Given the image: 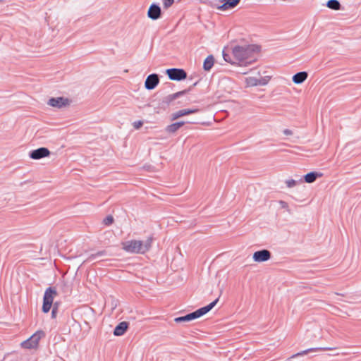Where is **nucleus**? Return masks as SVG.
Wrapping results in <instances>:
<instances>
[{
    "label": "nucleus",
    "instance_id": "nucleus-1",
    "mask_svg": "<svg viewBox=\"0 0 361 361\" xmlns=\"http://www.w3.org/2000/svg\"><path fill=\"white\" fill-rule=\"evenodd\" d=\"M259 50V47L256 44L236 45L233 47L232 54L238 64L247 66L257 60L256 54Z\"/></svg>",
    "mask_w": 361,
    "mask_h": 361
},
{
    "label": "nucleus",
    "instance_id": "nucleus-2",
    "mask_svg": "<svg viewBox=\"0 0 361 361\" xmlns=\"http://www.w3.org/2000/svg\"><path fill=\"white\" fill-rule=\"evenodd\" d=\"M154 240L152 235L147 238L144 241L138 240H130L122 243L123 250L131 254H145L148 252Z\"/></svg>",
    "mask_w": 361,
    "mask_h": 361
},
{
    "label": "nucleus",
    "instance_id": "nucleus-3",
    "mask_svg": "<svg viewBox=\"0 0 361 361\" xmlns=\"http://www.w3.org/2000/svg\"><path fill=\"white\" fill-rule=\"evenodd\" d=\"M57 295V291L55 287H48L44 293L43 304L42 310L44 313H48L53 305L54 298Z\"/></svg>",
    "mask_w": 361,
    "mask_h": 361
},
{
    "label": "nucleus",
    "instance_id": "nucleus-4",
    "mask_svg": "<svg viewBox=\"0 0 361 361\" xmlns=\"http://www.w3.org/2000/svg\"><path fill=\"white\" fill-rule=\"evenodd\" d=\"M43 336H44V332L43 331H37L29 338L22 342L21 346L25 349L36 348L38 346L39 340Z\"/></svg>",
    "mask_w": 361,
    "mask_h": 361
},
{
    "label": "nucleus",
    "instance_id": "nucleus-5",
    "mask_svg": "<svg viewBox=\"0 0 361 361\" xmlns=\"http://www.w3.org/2000/svg\"><path fill=\"white\" fill-rule=\"evenodd\" d=\"M166 74L171 80L181 81L187 78V73L183 68H168L166 70Z\"/></svg>",
    "mask_w": 361,
    "mask_h": 361
},
{
    "label": "nucleus",
    "instance_id": "nucleus-6",
    "mask_svg": "<svg viewBox=\"0 0 361 361\" xmlns=\"http://www.w3.org/2000/svg\"><path fill=\"white\" fill-rule=\"evenodd\" d=\"M218 301H219V298H216V300H214V301H212V302H210L209 305H207L204 307H202L201 308H199L198 310H197L191 313H189L188 314H189L190 320L192 321V320L200 318L202 316L206 314L216 305Z\"/></svg>",
    "mask_w": 361,
    "mask_h": 361
},
{
    "label": "nucleus",
    "instance_id": "nucleus-7",
    "mask_svg": "<svg viewBox=\"0 0 361 361\" xmlns=\"http://www.w3.org/2000/svg\"><path fill=\"white\" fill-rule=\"evenodd\" d=\"M271 254L269 250L263 249L253 253L252 259L256 262H264L271 259Z\"/></svg>",
    "mask_w": 361,
    "mask_h": 361
},
{
    "label": "nucleus",
    "instance_id": "nucleus-8",
    "mask_svg": "<svg viewBox=\"0 0 361 361\" xmlns=\"http://www.w3.org/2000/svg\"><path fill=\"white\" fill-rule=\"evenodd\" d=\"M50 154V151L47 147H39L36 149L32 150L29 153V157L35 160H38L47 157Z\"/></svg>",
    "mask_w": 361,
    "mask_h": 361
},
{
    "label": "nucleus",
    "instance_id": "nucleus-9",
    "mask_svg": "<svg viewBox=\"0 0 361 361\" xmlns=\"http://www.w3.org/2000/svg\"><path fill=\"white\" fill-rule=\"evenodd\" d=\"M161 16V9L158 4H152L147 11V16L149 18L156 20H158Z\"/></svg>",
    "mask_w": 361,
    "mask_h": 361
},
{
    "label": "nucleus",
    "instance_id": "nucleus-10",
    "mask_svg": "<svg viewBox=\"0 0 361 361\" xmlns=\"http://www.w3.org/2000/svg\"><path fill=\"white\" fill-rule=\"evenodd\" d=\"M159 83V78L157 73L149 75L145 82V87L148 90H154Z\"/></svg>",
    "mask_w": 361,
    "mask_h": 361
},
{
    "label": "nucleus",
    "instance_id": "nucleus-11",
    "mask_svg": "<svg viewBox=\"0 0 361 361\" xmlns=\"http://www.w3.org/2000/svg\"><path fill=\"white\" fill-rule=\"evenodd\" d=\"M200 110L197 108L180 109L171 114V120L175 121L182 116L197 113Z\"/></svg>",
    "mask_w": 361,
    "mask_h": 361
},
{
    "label": "nucleus",
    "instance_id": "nucleus-12",
    "mask_svg": "<svg viewBox=\"0 0 361 361\" xmlns=\"http://www.w3.org/2000/svg\"><path fill=\"white\" fill-rule=\"evenodd\" d=\"M222 4L216 6V8L221 11H226L235 8L240 0H218Z\"/></svg>",
    "mask_w": 361,
    "mask_h": 361
},
{
    "label": "nucleus",
    "instance_id": "nucleus-13",
    "mask_svg": "<svg viewBox=\"0 0 361 361\" xmlns=\"http://www.w3.org/2000/svg\"><path fill=\"white\" fill-rule=\"evenodd\" d=\"M69 104L68 99L60 97H52L49 99L48 104L53 107L61 108Z\"/></svg>",
    "mask_w": 361,
    "mask_h": 361
},
{
    "label": "nucleus",
    "instance_id": "nucleus-14",
    "mask_svg": "<svg viewBox=\"0 0 361 361\" xmlns=\"http://www.w3.org/2000/svg\"><path fill=\"white\" fill-rule=\"evenodd\" d=\"M193 121H178L173 123L166 127V132L168 133H176L180 128H181L185 123H195Z\"/></svg>",
    "mask_w": 361,
    "mask_h": 361
},
{
    "label": "nucleus",
    "instance_id": "nucleus-15",
    "mask_svg": "<svg viewBox=\"0 0 361 361\" xmlns=\"http://www.w3.org/2000/svg\"><path fill=\"white\" fill-rule=\"evenodd\" d=\"M334 349L333 348H322V347H319V348H308V349H306L305 350H302V351H300V352H298L295 354H293L290 356V359H293V358H295V357H298L299 356H302V355H307L309 353H312V352H317V351H319V350H332Z\"/></svg>",
    "mask_w": 361,
    "mask_h": 361
},
{
    "label": "nucleus",
    "instance_id": "nucleus-16",
    "mask_svg": "<svg viewBox=\"0 0 361 361\" xmlns=\"http://www.w3.org/2000/svg\"><path fill=\"white\" fill-rule=\"evenodd\" d=\"M128 328V323L127 322H120L114 329V334L116 336H121L125 334Z\"/></svg>",
    "mask_w": 361,
    "mask_h": 361
},
{
    "label": "nucleus",
    "instance_id": "nucleus-17",
    "mask_svg": "<svg viewBox=\"0 0 361 361\" xmlns=\"http://www.w3.org/2000/svg\"><path fill=\"white\" fill-rule=\"evenodd\" d=\"M322 173L317 171H311L307 173L303 176L304 181L307 183H312L314 182L317 178L322 177Z\"/></svg>",
    "mask_w": 361,
    "mask_h": 361
},
{
    "label": "nucleus",
    "instance_id": "nucleus-18",
    "mask_svg": "<svg viewBox=\"0 0 361 361\" xmlns=\"http://www.w3.org/2000/svg\"><path fill=\"white\" fill-rule=\"evenodd\" d=\"M307 76L306 71H300L293 75L292 80L295 84H301L307 78Z\"/></svg>",
    "mask_w": 361,
    "mask_h": 361
},
{
    "label": "nucleus",
    "instance_id": "nucleus-19",
    "mask_svg": "<svg viewBox=\"0 0 361 361\" xmlns=\"http://www.w3.org/2000/svg\"><path fill=\"white\" fill-rule=\"evenodd\" d=\"M184 94H185V91H180L174 94H169L168 96L164 98L163 102L167 105H169L171 102H172L173 100Z\"/></svg>",
    "mask_w": 361,
    "mask_h": 361
},
{
    "label": "nucleus",
    "instance_id": "nucleus-20",
    "mask_svg": "<svg viewBox=\"0 0 361 361\" xmlns=\"http://www.w3.org/2000/svg\"><path fill=\"white\" fill-rule=\"evenodd\" d=\"M214 58L212 55H209L204 61L203 68L206 71H209L214 66Z\"/></svg>",
    "mask_w": 361,
    "mask_h": 361
},
{
    "label": "nucleus",
    "instance_id": "nucleus-21",
    "mask_svg": "<svg viewBox=\"0 0 361 361\" xmlns=\"http://www.w3.org/2000/svg\"><path fill=\"white\" fill-rule=\"evenodd\" d=\"M326 6L332 10L338 11L341 8V4L338 0H329Z\"/></svg>",
    "mask_w": 361,
    "mask_h": 361
},
{
    "label": "nucleus",
    "instance_id": "nucleus-22",
    "mask_svg": "<svg viewBox=\"0 0 361 361\" xmlns=\"http://www.w3.org/2000/svg\"><path fill=\"white\" fill-rule=\"evenodd\" d=\"M105 255H106V252L104 250L98 251L96 253L90 255L88 257L87 260L92 261V260L96 259L97 257L104 256Z\"/></svg>",
    "mask_w": 361,
    "mask_h": 361
},
{
    "label": "nucleus",
    "instance_id": "nucleus-23",
    "mask_svg": "<svg viewBox=\"0 0 361 361\" xmlns=\"http://www.w3.org/2000/svg\"><path fill=\"white\" fill-rule=\"evenodd\" d=\"M190 319L189 317V314H187L186 315L178 317L174 319V322L176 323H180V322H190Z\"/></svg>",
    "mask_w": 361,
    "mask_h": 361
},
{
    "label": "nucleus",
    "instance_id": "nucleus-24",
    "mask_svg": "<svg viewBox=\"0 0 361 361\" xmlns=\"http://www.w3.org/2000/svg\"><path fill=\"white\" fill-rule=\"evenodd\" d=\"M223 58H224V61H226V62H228V63H231V64H235V63H236V62H235V61H233L232 60V56H231V55H230V54H228V53H226V52L224 51V50L223 51Z\"/></svg>",
    "mask_w": 361,
    "mask_h": 361
},
{
    "label": "nucleus",
    "instance_id": "nucleus-25",
    "mask_svg": "<svg viewBox=\"0 0 361 361\" xmlns=\"http://www.w3.org/2000/svg\"><path fill=\"white\" fill-rule=\"evenodd\" d=\"M269 78L268 77L260 78L258 79V83H252L253 85H265L268 83Z\"/></svg>",
    "mask_w": 361,
    "mask_h": 361
},
{
    "label": "nucleus",
    "instance_id": "nucleus-26",
    "mask_svg": "<svg viewBox=\"0 0 361 361\" xmlns=\"http://www.w3.org/2000/svg\"><path fill=\"white\" fill-rule=\"evenodd\" d=\"M164 8H168L173 5L174 0H162Z\"/></svg>",
    "mask_w": 361,
    "mask_h": 361
},
{
    "label": "nucleus",
    "instance_id": "nucleus-27",
    "mask_svg": "<svg viewBox=\"0 0 361 361\" xmlns=\"http://www.w3.org/2000/svg\"><path fill=\"white\" fill-rule=\"evenodd\" d=\"M297 183V181L293 179H289L286 181V184L288 188H293L294 187Z\"/></svg>",
    "mask_w": 361,
    "mask_h": 361
},
{
    "label": "nucleus",
    "instance_id": "nucleus-28",
    "mask_svg": "<svg viewBox=\"0 0 361 361\" xmlns=\"http://www.w3.org/2000/svg\"><path fill=\"white\" fill-rule=\"evenodd\" d=\"M114 221V218L112 217V216H107L104 219V223L106 224V225H110L113 223Z\"/></svg>",
    "mask_w": 361,
    "mask_h": 361
},
{
    "label": "nucleus",
    "instance_id": "nucleus-29",
    "mask_svg": "<svg viewBox=\"0 0 361 361\" xmlns=\"http://www.w3.org/2000/svg\"><path fill=\"white\" fill-rule=\"evenodd\" d=\"M143 125V122L142 121H136L133 122V126L135 129L140 128Z\"/></svg>",
    "mask_w": 361,
    "mask_h": 361
},
{
    "label": "nucleus",
    "instance_id": "nucleus-30",
    "mask_svg": "<svg viewBox=\"0 0 361 361\" xmlns=\"http://www.w3.org/2000/svg\"><path fill=\"white\" fill-rule=\"evenodd\" d=\"M252 83H258V79L255 78H250L248 80V84L254 86Z\"/></svg>",
    "mask_w": 361,
    "mask_h": 361
},
{
    "label": "nucleus",
    "instance_id": "nucleus-31",
    "mask_svg": "<svg viewBox=\"0 0 361 361\" xmlns=\"http://www.w3.org/2000/svg\"><path fill=\"white\" fill-rule=\"evenodd\" d=\"M57 312H58L57 307H53L52 310H51V317L56 318Z\"/></svg>",
    "mask_w": 361,
    "mask_h": 361
},
{
    "label": "nucleus",
    "instance_id": "nucleus-32",
    "mask_svg": "<svg viewBox=\"0 0 361 361\" xmlns=\"http://www.w3.org/2000/svg\"><path fill=\"white\" fill-rule=\"evenodd\" d=\"M197 83L198 82H195L191 86H190L188 89L184 90L183 91H185V94H187L188 92H190L193 89V87L197 85Z\"/></svg>",
    "mask_w": 361,
    "mask_h": 361
},
{
    "label": "nucleus",
    "instance_id": "nucleus-33",
    "mask_svg": "<svg viewBox=\"0 0 361 361\" xmlns=\"http://www.w3.org/2000/svg\"><path fill=\"white\" fill-rule=\"evenodd\" d=\"M283 134L286 135H292V131L289 129H285L283 130Z\"/></svg>",
    "mask_w": 361,
    "mask_h": 361
},
{
    "label": "nucleus",
    "instance_id": "nucleus-34",
    "mask_svg": "<svg viewBox=\"0 0 361 361\" xmlns=\"http://www.w3.org/2000/svg\"><path fill=\"white\" fill-rule=\"evenodd\" d=\"M279 203L281 205L282 208H287L288 207V204L284 201L281 200Z\"/></svg>",
    "mask_w": 361,
    "mask_h": 361
},
{
    "label": "nucleus",
    "instance_id": "nucleus-35",
    "mask_svg": "<svg viewBox=\"0 0 361 361\" xmlns=\"http://www.w3.org/2000/svg\"><path fill=\"white\" fill-rule=\"evenodd\" d=\"M53 307H59V303L58 302L54 303Z\"/></svg>",
    "mask_w": 361,
    "mask_h": 361
}]
</instances>
